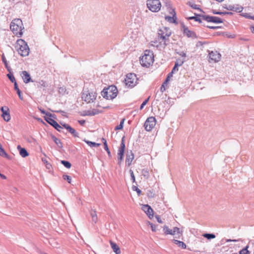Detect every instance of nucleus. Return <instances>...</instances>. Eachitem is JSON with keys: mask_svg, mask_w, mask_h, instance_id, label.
<instances>
[{"mask_svg": "<svg viewBox=\"0 0 254 254\" xmlns=\"http://www.w3.org/2000/svg\"><path fill=\"white\" fill-rule=\"evenodd\" d=\"M109 96H110V99H113L117 97L118 94V89L117 87L114 85H111L109 86L107 88Z\"/></svg>", "mask_w": 254, "mask_h": 254, "instance_id": "obj_13", "label": "nucleus"}, {"mask_svg": "<svg viewBox=\"0 0 254 254\" xmlns=\"http://www.w3.org/2000/svg\"><path fill=\"white\" fill-rule=\"evenodd\" d=\"M155 217H156V218L157 219V221H158V223H163V221L161 220V219L160 218V217H159V216L156 215L155 216Z\"/></svg>", "mask_w": 254, "mask_h": 254, "instance_id": "obj_53", "label": "nucleus"}, {"mask_svg": "<svg viewBox=\"0 0 254 254\" xmlns=\"http://www.w3.org/2000/svg\"><path fill=\"white\" fill-rule=\"evenodd\" d=\"M103 140L104 141L103 142V144H104V149H105V150L107 152V153L108 154V155L109 156H111V152L110 151L109 149V148L108 147V145H107V141L106 140L103 138Z\"/></svg>", "mask_w": 254, "mask_h": 254, "instance_id": "obj_35", "label": "nucleus"}, {"mask_svg": "<svg viewBox=\"0 0 254 254\" xmlns=\"http://www.w3.org/2000/svg\"><path fill=\"white\" fill-rule=\"evenodd\" d=\"M101 95L104 98H106L107 99H110V96H109L107 89H103V90L101 92Z\"/></svg>", "mask_w": 254, "mask_h": 254, "instance_id": "obj_33", "label": "nucleus"}, {"mask_svg": "<svg viewBox=\"0 0 254 254\" xmlns=\"http://www.w3.org/2000/svg\"><path fill=\"white\" fill-rule=\"evenodd\" d=\"M78 122L81 125L83 126L85 124V121L84 120H80L78 121Z\"/></svg>", "mask_w": 254, "mask_h": 254, "instance_id": "obj_55", "label": "nucleus"}, {"mask_svg": "<svg viewBox=\"0 0 254 254\" xmlns=\"http://www.w3.org/2000/svg\"><path fill=\"white\" fill-rule=\"evenodd\" d=\"M189 19H194L195 21H198L199 23L201 22V19L197 16H191L188 18Z\"/></svg>", "mask_w": 254, "mask_h": 254, "instance_id": "obj_47", "label": "nucleus"}, {"mask_svg": "<svg viewBox=\"0 0 254 254\" xmlns=\"http://www.w3.org/2000/svg\"><path fill=\"white\" fill-rule=\"evenodd\" d=\"M178 54L182 57L186 58V54L184 52H178Z\"/></svg>", "mask_w": 254, "mask_h": 254, "instance_id": "obj_52", "label": "nucleus"}, {"mask_svg": "<svg viewBox=\"0 0 254 254\" xmlns=\"http://www.w3.org/2000/svg\"><path fill=\"white\" fill-rule=\"evenodd\" d=\"M225 13H226V14H229V15H232L233 14V13L231 12H225Z\"/></svg>", "mask_w": 254, "mask_h": 254, "instance_id": "obj_59", "label": "nucleus"}, {"mask_svg": "<svg viewBox=\"0 0 254 254\" xmlns=\"http://www.w3.org/2000/svg\"><path fill=\"white\" fill-rule=\"evenodd\" d=\"M248 248H249L248 246H246L245 248H243L241 251H240L239 254H249L250 252L248 250Z\"/></svg>", "mask_w": 254, "mask_h": 254, "instance_id": "obj_37", "label": "nucleus"}, {"mask_svg": "<svg viewBox=\"0 0 254 254\" xmlns=\"http://www.w3.org/2000/svg\"><path fill=\"white\" fill-rule=\"evenodd\" d=\"M47 167L49 168L50 166H51V165L47 163Z\"/></svg>", "mask_w": 254, "mask_h": 254, "instance_id": "obj_61", "label": "nucleus"}, {"mask_svg": "<svg viewBox=\"0 0 254 254\" xmlns=\"http://www.w3.org/2000/svg\"><path fill=\"white\" fill-rule=\"evenodd\" d=\"M24 83H27L31 80L30 74L26 71H23L20 74Z\"/></svg>", "mask_w": 254, "mask_h": 254, "instance_id": "obj_19", "label": "nucleus"}, {"mask_svg": "<svg viewBox=\"0 0 254 254\" xmlns=\"http://www.w3.org/2000/svg\"><path fill=\"white\" fill-rule=\"evenodd\" d=\"M180 61H182L180 60H178L176 62H178V64H180ZM183 61H184V62L185 60H183Z\"/></svg>", "mask_w": 254, "mask_h": 254, "instance_id": "obj_60", "label": "nucleus"}, {"mask_svg": "<svg viewBox=\"0 0 254 254\" xmlns=\"http://www.w3.org/2000/svg\"><path fill=\"white\" fill-rule=\"evenodd\" d=\"M183 63H184V61H180V64H178V62H176L175 65H174V67L173 68L171 73H172V74H173V73L177 71L178 70V67L179 66H181L183 64Z\"/></svg>", "mask_w": 254, "mask_h": 254, "instance_id": "obj_28", "label": "nucleus"}, {"mask_svg": "<svg viewBox=\"0 0 254 254\" xmlns=\"http://www.w3.org/2000/svg\"><path fill=\"white\" fill-rule=\"evenodd\" d=\"M147 8L152 12H158L161 7V3L159 0H147L146 1Z\"/></svg>", "mask_w": 254, "mask_h": 254, "instance_id": "obj_5", "label": "nucleus"}, {"mask_svg": "<svg viewBox=\"0 0 254 254\" xmlns=\"http://www.w3.org/2000/svg\"><path fill=\"white\" fill-rule=\"evenodd\" d=\"M221 55L217 51H211L209 53V58L210 60L214 63L219 61L221 58Z\"/></svg>", "mask_w": 254, "mask_h": 254, "instance_id": "obj_15", "label": "nucleus"}, {"mask_svg": "<svg viewBox=\"0 0 254 254\" xmlns=\"http://www.w3.org/2000/svg\"><path fill=\"white\" fill-rule=\"evenodd\" d=\"M168 82H166V81H164L163 84H162L160 87V90L161 92H163L166 89V86L167 85Z\"/></svg>", "mask_w": 254, "mask_h": 254, "instance_id": "obj_43", "label": "nucleus"}, {"mask_svg": "<svg viewBox=\"0 0 254 254\" xmlns=\"http://www.w3.org/2000/svg\"><path fill=\"white\" fill-rule=\"evenodd\" d=\"M172 33L169 28L163 27L158 31V40L163 48H165L169 42V37Z\"/></svg>", "mask_w": 254, "mask_h": 254, "instance_id": "obj_2", "label": "nucleus"}, {"mask_svg": "<svg viewBox=\"0 0 254 254\" xmlns=\"http://www.w3.org/2000/svg\"><path fill=\"white\" fill-rule=\"evenodd\" d=\"M156 123V119L154 117H149L144 123V127L146 130L151 131Z\"/></svg>", "mask_w": 254, "mask_h": 254, "instance_id": "obj_8", "label": "nucleus"}, {"mask_svg": "<svg viewBox=\"0 0 254 254\" xmlns=\"http://www.w3.org/2000/svg\"><path fill=\"white\" fill-rule=\"evenodd\" d=\"M252 28H253L252 32H253V33H254V27H253Z\"/></svg>", "mask_w": 254, "mask_h": 254, "instance_id": "obj_62", "label": "nucleus"}, {"mask_svg": "<svg viewBox=\"0 0 254 254\" xmlns=\"http://www.w3.org/2000/svg\"><path fill=\"white\" fill-rule=\"evenodd\" d=\"M7 76L8 77V78L9 79V80L12 82L15 83V81H16V80H15V77H14L13 75H12V74H11L10 73H8V74H7Z\"/></svg>", "mask_w": 254, "mask_h": 254, "instance_id": "obj_45", "label": "nucleus"}, {"mask_svg": "<svg viewBox=\"0 0 254 254\" xmlns=\"http://www.w3.org/2000/svg\"><path fill=\"white\" fill-rule=\"evenodd\" d=\"M43 161H44L45 163H47V161H46L45 160H44V159H42Z\"/></svg>", "mask_w": 254, "mask_h": 254, "instance_id": "obj_63", "label": "nucleus"}, {"mask_svg": "<svg viewBox=\"0 0 254 254\" xmlns=\"http://www.w3.org/2000/svg\"><path fill=\"white\" fill-rule=\"evenodd\" d=\"M37 83V85L38 86V87H46L47 86V84L43 81V80L41 81L40 82H36Z\"/></svg>", "mask_w": 254, "mask_h": 254, "instance_id": "obj_40", "label": "nucleus"}, {"mask_svg": "<svg viewBox=\"0 0 254 254\" xmlns=\"http://www.w3.org/2000/svg\"><path fill=\"white\" fill-rule=\"evenodd\" d=\"M39 110L40 111V112H41V113L43 114H45L46 116V114H51L50 113H47V112H46L44 110L42 109L41 108H39Z\"/></svg>", "mask_w": 254, "mask_h": 254, "instance_id": "obj_54", "label": "nucleus"}, {"mask_svg": "<svg viewBox=\"0 0 254 254\" xmlns=\"http://www.w3.org/2000/svg\"><path fill=\"white\" fill-rule=\"evenodd\" d=\"M125 120V119H123L121 120L120 124L115 127V130H120L123 128Z\"/></svg>", "mask_w": 254, "mask_h": 254, "instance_id": "obj_38", "label": "nucleus"}, {"mask_svg": "<svg viewBox=\"0 0 254 254\" xmlns=\"http://www.w3.org/2000/svg\"><path fill=\"white\" fill-rule=\"evenodd\" d=\"M52 114H47L46 116L44 117L46 121L50 125L52 126L55 129L58 131H60L62 127L54 119L51 118Z\"/></svg>", "mask_w": 254, "mask_h": 254, "instance_id": "obj_9", "label": "nucleus"}, {"mask_svg": "<svg viewBox=\"0 0 254 254\" xmlns=\"http://www.w3.org/2000/svg\"><path fill=\"white\" fill-rule=\"evenodd\" d=\"M202 236L208 240L214 239L215 238V235L213 234L205 233L203 234Z\"/></svg>", "mask_w": 254, "mask_h": 254, "instance_id": "obj_34", "label": "nucleus"}, {"mask_svg": "<svg viewBox=\"0 0 254 254\" xmlns=\"http://www.w3.org/2000/svg\"><path fill=\"white\" fill-rule=\"evenodd\" d=\"M182 30L184 34L186 35L188 37L192 38H196V36L194 32L189 30V28L184 25L182 26Z\"/></svg>", "mask_w": 254, "mask_h": 254, "instance_id": "obj_16", "label": "nucleus"}, {"mask_svg": "<svg viewBox=\"0 0 254 254\" xmlns=\"http://www.w3.org/2000/svg\"><path fill=\"white\" fill-rule=\"evenodd\" d=\"M223 7L224 8L227 9L228 10L234 11H236V12H241L243 9V7L242 6H240L238 5H225L223 6Z\"/></svg>", "mask_w": 254, "mask_h": 254, "instance_id": "obj_17", "label": "nucleus"}, {"mask_svg": "<svg viewBox=\"0 0 254 254\" xmlns=\"http://www.w3.org/2000/svg\"><path fill=\"white\" fill-rule=\"evenodd\" d=\"M0 111L2 112L1 117L4 121L8 122L11 119L10 110L8 107L7 106L1 107Z\"/></svg>", "mask_w": 254, "mask_h": 254, "instance_id": "obj_12", "label": "nucleus"}, {"mask_svg": "<svg viewBox=\"0 0 254 254\" xmlns=\"http://www.w3.org/2000/svg\"><path fill=\"white\" fill-rule=\"evenodd\" d=\"M10 28L13 33L17 37H22L24 28L20 19L16 18L13 19L10 23Z\"/></svg>", "mask_w": 254, "mask_h": 254, "instance_id": "obj_1", "label": "nucleus"}, {"mask_svg": "<svg viewBox=\"0 0 254 254\" xmlns=\"http://www.w3.org/2000/svg\"><path fill=\"white\" fill-rule=\"evenodd\" d=\"M83 141H85L91 147H98L100 145V143H97L94 142L88 141L86 139H84Z\"/></svg>", "mask_w": 254, "mask_h": 254, "instance_id": "obj_27", "label": "nucleus"}, {"mask_svg": "<svg viewBox=\"0 0 254 254\" xmlns=\"http://www.w3.org/2000/svg\"><path fill=\"white\" fill-rule=\"evenodd\" d=\"M173 14L172 17L169 16H167L165 17V19L170 22L175 23L176 22V18L175 19L174 17L175 16L176 13H175L174 9L172 10V14H173Z\"/></svg>", "mask_w": 254, "mask_h": 254, "instance_id": "obj_24", "label": "nucleus"}, {"mask_svg": "<svg viewBox=\"0 0 254 254\" xmlns=\"http://www.w3.org/2000/svg\"><path fill=\"white\" fill-rule=\"evenodd\" d=\"M61 163L66 168H70L71 166V163L67 161L62 160L61 161Z\"/></svg>", "mask_w": 254, "mask_h": 254, "instance_id": "obj_36", "label": "nucleus"}, {"mask_svg": "<svg viewBox=\"0 0 254 254\" xmlns=\"http://www.w3.org/2000/svg\"><path fill=\"white\" fill-rule=\"evenodd\" d=\"M110 245L113 251L116 254H121V251L119 247L115 243L110 241Z\"/></svg>", "mask_w": 254, "mask_h": 254, "instance_id": "obj_22", "label": "nucleus"}, {"mask_svg": "<svg viewBox=\"0 0 254 254\" xmlns=\"http://www.w3.org/2000/svg\"><path fill=\"white\" fill-rule=\"evenodd\" d=\"M124 141L125 140L124 137L122 139V142L118 149V159L119 161V164H120V163L123 161L124 156V153L125 150V144Z\"/></svg>", "mask_w": 254, "mask_h": 254, "instance_id": "obj_11", "label": "nucleus"}, {"mask_svg": "<svg viewBox=\"0 0 254 254\" xmlns=\"http://www.w3.org/2000/svg\"><path fill=\"white\" fill-rule=\"evenodd\" d=\"M96 93L93 92H84L82 94V99L87 103L93 102L96 98Z\"/></svg>", "mask_w": 254, "mask_h": 254, "instance_id": "obj_7", "label": "nucleus"}, {"mask_svg": "<svg viewBox=\"0 0 254 254\" xmlns=\"http://www.w3.org/2000/svg\"><path fill=\"white\" fill-rule=\"evenodd\" d=\"M64 180H66L68 183H71V178L70 176L67 175H64L63 176Z\"/></svg>", "mask_w": 254, "mask_h": 254, "instance_id": "obj_41", "label": "nucleus"}, {"mask_svg": "<svg viewBox=\"0 0 254 254\" xmlns=\"http://www.w3.org/2000/svg\"><path fill=\"white\" fill-rule=\"evenodd\" d=\"M134 159V154L132 151L127 152V157L126 162L127 165L129 166L131 165L132 160Z\"/></svg>", "mask_w": 254, "mask_h": 254, "instance_id": "obj_20", "label": "nucleus"}, {"mask_svg": "<svg viewBox=\"0 0 254 254\" xmlns=\"http://www.w3.org/2000/svg\"><path fill=\"white\" fill-rule=\"evenodd\" d=\"M100 113V112L97 109H93L91 110H88L86 112V115L87 116H94L95 115H97Z\"/></svg>", "mask_w": 254, "mask_h": 254, "instance_id": "obj_25", "label": "nucleus"}, {"mask_svg": "<svg viewBox=\"0 0 254 254\" xmlns=\"http://www.w3.org/2000/svg\"><path fill=\"white\" fill-rule=\"evenodd\" d=\"M163 231L164 233L166 235H171L172 233V230L170 229L167 226H164L163 227Z\"/></svg>", "mask_w": 254, "mask_h": 254, "instance_id": "obj_39", "label": "nucleus"}, {"mask_svg": "<svg viewBox=\"0 0 254 254\" xmlns=\"http://www.w3.org/2000/svg\"><path fill=\"white\" fill-rule=\"evenodd\" d=\"M64 127L66 128L67 130L70 132L74 137H79L78 133L72 127H71L69 125L64 124L63 125Z\"/></svg>", "mask_w": 254, "mask_h": 254, "instance_id": "obj_18", "label": "nucleus"}, {"mask_svg": "<svg viewBox=\"0 0 254 254\" xmlns=\"http://www.w3.org/2000/svg\"><path fill=\"white\" fill-rule=\"evenodd\" d=\"M1 59H2V61L3 63L4 64L5 67L7 68V70L9 72H10V67L8 65L7 62L6 61V58H5V56L4 55V54L2 55Z\"/></svg>", "mask_w": 254, "mask_h": 254, "instance_id": "obj_30", "label": "nucleus"}, {"mask_svg": "<svg viewBox=\"0 0 254 254\" xmlns=\"http://www.w3.org/2000/svg\"><path fill=\"white\" fill-rule=\"evenodd\" d=\"M14 47L16 51L21 56L25 57L29 54L30 49L27 43L23 39H18L15 44Z\"/></svg>", "mask_w": 254, "mask_h": 254, "instance_id": "obj_3", "label": "nucleus"}, {"mask_svg": "<svg viewBox=\"0 0 254 254\" xmlns=\"http://www.w3.org/2000/svg\"><path fill=\"white\" fill-rule=\"evenodd\" d=\"M137 80L136 74L132 73L127 74L125 79L126 84L130 87H133L136 85Z\"/></svg>", "mask_w": 254, "mask_h": 254, "instance_id": "obj_6", "label": "nucleus"}, {"mask_svg": "<svg viewBox=\"0 0 254 254\" xmlns=\"http://www.w3.org/2000/svg\"><path fill=\"white\" fill-rule=\"evenodd\" d=\"M17 149L19 151L20 155L22 157H26L29 155V153L27 150L25 148H22L20 145L17 146Z\"/></svg>", "mask_w": 254, "mask_h": 254, "instance_id": "obj_23", "label": "nucleus"}, {"mask_svg": "<svg viewBox=\"0 0 254 254\" xmlns=\"http://www.w3.org/2000/svg\"><path fill=\"white\" fill-rule=\"evenodd\" d=\"M173 74L172 73H169L167 77V78H166L165 81H166V82H168L170 81V78L173 76Z\"/></svg>", "mask_w": 254, "mask_h": 254, "instance_id": "obj_51", "label": "nucleus"}, {"mask_svg": "<svg viewBox=\"0 0 254 254\" xmlns=\"http://www.w3.org/2000/svg\"><path fill=\"white\" fill-rule=\"evenodd\" d=\"M148 224L150 226L152 231L155 232L156 231L157 226L156 225H154L153 224H152V223H151L150 222H148Z\"/></svg>", "mask_w": 254, "mask_h": 254, "instance_id": "obj_49", "label": "nucleus"}, {"mask_svg": "<svg viewBox=\"0 0 254 254\" xmlns=\"http://www.w3.org/2000/svg\"><path fill=\"white\" fill-rule=\"evenodd\" d=\"M141 209L150 219H152L153 217V210L149 205L143 204Z\"/></svg>", "mask_w": 254, "mask_h": 254, "instance_id": "obj_14", "label": "nucleus"}, {"mask_svg": "<svg viewBox=\"0 0 254 254\" xmlns=\"http://www.w3.org/2000/svg\"><path fill=\"white\" fill-rule=\"evenodd\" d=\"M225 241V242H238L239 240H232V239H222L221 240V244H223V242Z\"/></svg>", "mask_w": 254, "mask_h": 254, "instance_id": "obj_46", "label": "nucleus"}, {"mask_svg": "<svg viewBox=\"0 0 254 254\" xmlns=\"http://www.w3.org/2000/svg\"><path fill=\"white\" fill-rule=\"evenodd\" d=\"M208 28H210V29H215L217 28V27H215V26H207Z\"/></svg>", "mask_w": 254, "mask_h": 254, "instance_id": "obj_57", "label": "nucleus"}, {"mask_svg": "<svg viewBox=\"0 0 254 254\" xmlns=\"http://www.w3.org/2000/svg\"><path fill=\"white\" fill-rule=\"evenodd\" d=\"M172 230L171 235L175 236L177 238H180L181 236L182 235V232L180 231V228L177 227H175Z\"/></svg>", "mask_w": 254, "mask_h": 254, "instance_id": "obj_21", "label": "nucleus"}, {"mask_svg": "<svg viewBox=\"0 0 254 254\" xmlns=\"http://www.w3.org/2000/svg\"><path fill=\"white\" fill-rule=\"evenodd\" d=\"M154 195H155V194L154 193L151 192L150 195L148 194V196L149 197H154Z\"/></svg>", "mask_w": 254, "mask_h": 254, "instance_id": "obj_58", "label": "nucleus"}, {"mask_svg": "<svg viewBox=\"0 0 254 254\" xmlns=\"http://www.w3.org/2000/svg\"><path fill=\"white\" fill-rule=\"evenodd\" d=\"M212 13L214 14H218V15H225L226 14V13H225V12L218 11L215 10H213Z\"/></svg>", "mask_w": 254, "mask_h": 254, "instance_id": "obj_50", "label": "nucleus"}, {"mask_svg": "<svg viewBox=\"0 0 254 254\" xmlns=\"http://www.w3.org/2000/svg\"><path fill=\"white\" fill-rule=\"evenodd\" d=\"M173 242L175 244L178 245V247H181L182 249L186 248V245L183 242L178 241L177 240H173Z\"/></svg>", "mask_w": 254, "mask_h": 254, "instance_id": "obj_29", "label": "nucleus"}, {"mask_svg": "<svg viewBox=\"0 0 254 254\" xmlns=\"http://www.w3.org/2000/svg\"><path fill=\"white\" fill-rule=\"evenodd\" d=\"M52 138L53 140V141L55 142V143L57 144V145L60 148L63 147L62 143L61 141V140L58 138H57L56 136L53 135L52 136Z\"/></svg>", "mask_w": 254, "mask_h": 254, "instance_id": "obj_26", "label": "nucleus"}, {"mask_svg": "<svg viewBox=\"0 0 254 254\" xmlns=\"http://www.w3.org/2000/svg\"><path fill=\"white\" fill-rule=\"evenodd\" d=\"M14 89L16 91L18 95L19 98L21 100H23V97L21 96L20 90L18 87V85H17L16 81H15V83H14Z\"/></svg>", "mask_w": 254, "mask_h": 254, "instance_id": "obj_32", "label": "nucleus"}, {"mask_svg": "<svg viewBox=\"0 0 254 254\" xmlns=\"http://www.w3.org/2000/svg\"><path fill=\"white\" fill-rule=\"evenodd\" d=\"M149 97H148L147 99H146V100H145L143 103L141 104V105H140V110H142L144 106L147 104V103L149 101Z\"/></svg>", "mask_w": 254, "mask_h": 254, "instance_id": "obj_48", "label": "nucleus"}, {"mask_svg": "<svg viewBox=\"0 0 254 254\" xmlns=\"http://www.w3.org/2000/svg\"><path fill=\"white\" fill-rule=\"evenodd\" d=\"M191 7L194 9H198V5L196 4L192 5Z\"/></svg>", "mask_w": 254, "mask_h": 254, "instance_id": "obj_56", "label": "nucleus"}, {"mask_svg": "<svg viewBox=\"0 0 254 254\" xmlns=\"http://www.w3.org/2000/svg\"><path fill=\"white\" fill-rule=\"evenodd\" d=\"M132 189L133 190L136 191V192L137 193L138 195H139L141 194V190H139L137 187H136L135 186H133L132 187Z\"/></svg>", "mask_w": 254, "mask_h": 254, "instance_id": "obj_44", "label": "nucleus"}, {"mask_svg": "<svg viewBox=\"0 0 254 254\" xmlns=\"http://www.w3.org/2000/svg\"><path fill=\"white\" fill-rule=\"evenodd\" d=\"M232 254H238L237 253H233Z\"/></svg>", "mask_w": 254, "mask_h": 254, "instance_id": "obj_64", "label": "nucleus"}, {"mask_svg": "<svg viewBox=\"0 0 254 254\" xmlns=\"http://www.w3.org/2000/svg\"><path fill=\"white\" fill-rule=\"evenodd\" d=\"M201 17L202 19L208 22H213L215 23H223V20L219 17L216 16H209L206 15H198Z\"/></svg>", "mask_w": 254, "mask_h": 254, "instance_id": "obj_10", "label": "nucleus"}, {"mask_svg": "<svg viewBox=\"0 0 254 254\" xmlns=\"http://www.w3.org/2000/svg\"><path fill=\"white\" fill-rule=\"evenodd\" d=\"M154 62L153 53L150 50L144 51V55L140 58V63L144 67H148Z\"/></svg>", "mask_w": 254, "mask_h": 254, "instance_id": "obj_4", "label": "nucleus"}, {"mask_svg": "<svg viewBox=\"0 0 254 254\" xmlns=\"http://www.w3.org/2000/svg\"><path fill=\"white\" fill-rule=\"evenodd\" d=\"M90 215L92 217V221L94 223H96V222L97 221V220H98V218H97V216L96 211L94 210H92L90 212Z\"/></svg>", "mask_w": 254, "mask_h": 254, "instance_id": "obj_31", "label": "nucleus"}, {"mask_svg": "<svg viewBox=\"0 0 254 254\" xmlns=\"http://www.w3.org/2000/svg\"><path fill=\"white\" fill-rule=\"evenodd\" d=\"M129 172L130 173L131 181L133 183H134L135 182V178L133 171L130 169L129 170Z\"/></svg>", "mask_w": 254, "mask_h": 254, "instance_id": "obj_42", "label": "nucleus"}]
</instances>
